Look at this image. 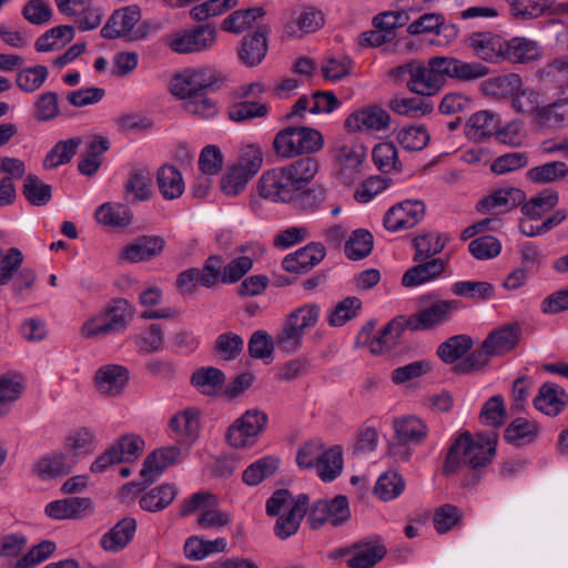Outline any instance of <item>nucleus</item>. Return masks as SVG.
<instances>
[{
	"label": "nucleus",
	"instance_id": "obj_1",
	"mask_svg": "<svg viewBox=\"0 0 568 568\" xmlns=\"http://www.w3.org/2000/svg\"><path fill=\"white\" fill-rule=\"evenodd\" d=\"M220 77L212 68L185 69L171 82V92L182 100V109L200 120H210L219 114L217 101L211 93L217 88Z\"/></svg>",
	"mask_w": 568,
	"mask_h": 568
},
{
	"label": "nucleus",
	"instance_id": "obj_2",
	"mask_svg": "<svg viewBox=\"0 0 568 568\" xmlns=\"http://www.w3.org/2000/svg\"><path fill=\"white\" fill-rule=\"evenodd\" d=\"M496 450V438L479 434L473 438L469 432L458 435L452 443L443 466V474L453 475L466 467L473 470L464 485L478 481V470L491 463Z\"/></svg>",
	"mask_w": 568,
	"mask_h": 568
},
{
	"label": "nucleus",
	"instance_id": "obj_3",
	"mask_svg": "<svg viewBox=\"0 0 568 568\" xmlns=\"http://www.w3.org/2000/svg\"><path fill=\"white\" fill-rule=\"evenodd\" d=\"M396 83H406V88L417 95L432 97L442 89L443 80L437 55L428 59L427 64L409 61L389 71Z\"/></svg>",
	"mask_w": 568,
	"mask_h": 568
},
{
	"label": "nucleus",
	"instance_id": "obj_4",
	"mask_svg": "<svg viewBox=\"0 0 568 568\" xmlns=\"http://www.w3.org/2000/svg\"><path fill=\"white\" fill-rule=\"evenodd\" d=\"M296 464L301 469L316 468L323 481H332L343 469L342 449L339 446L325 449L320 439H312L298 448Z\"/></svg>",
	"mask_w": 568,
	"mask_h": 568
},
{
	"label": "nucleus",
	"instance_id": "obj_5",
	"mask_svg": "<svg viewBox=\"0 0 568 568\" xmlns=\"http://www.w3.org/2000/svg\"><path fill=\"white\" fill-rule=\"evenodd\" d=\"M133 313L134 308L126 300H113L103 312L82 325L81 334L85 338H95L122 333L128 327Z\"/></svg>",
	"mask_w": 568,
	"mask_h": 568
},
{
	"label": "nucleus",
	"instance_id": "obj_6",
	"mask_svg": "<svg viewBox=\"0 0 568 568\" xmlns=\"http://www.w3.org/2000/svg\"><path fill=\"white\" fill-rule=\"evenodd\" d=\"M320 318V306L306 304L291 312L275 336V345L286 354L296 353L302 346L305 331L314 327Z\"/></svg>",
	"mask_w": 568,
	"mask_h": 568
},
{
	"label": "nucleus",
	"instance_id": "obj_7",
	"mask_svg": "<svg viewBox=\"0 0 568 568\" xmlns=\"http://www.w3.org/2000/svg\"><path fill=\"white\" fill-rule=\"evenodd\" d=\"M324 140L320 131L307 126H287L276 133L273 148L282 158L310 154L323 148Z\"/></svg>",
	"mask_w": 568,
	"mask_h": 568
},
{
	"label": "nucleus",
	"instance_id": "obj_8",
	"mask_svg": "<svg viewBox=\"0 0 568 568\" xmlns=\"http://www.w3.org/2000/svg\"><path fill=\"white\" fill-rule=\"evenodd\" d=\"M267 415L257 408L246 410L226 430V440L234 448L253 446L267 426Z\"/></svg>",
	"mask_w": 568,
	"mask_h": 568
},
{
	"label": "nucleus",
	"instance_id": "obj_9",
	"mask_svg": "<svg viewBox=\"0 0 568 568\" xmlns=\"http://www.w3.org/2000/svg\"><path fill=\"white\" fill-rule=\"evenodd\" d=\"M141 19V10L138 6H128L113 11L106 23L101 29L104 39L128 38L131 41L142 40L148 36V26L142 24L135 31L134 26Z\"/></svg>",
	"mask_w": 568,
	"mask_h": 568
},
{
	"label": "nucleus",
	"instance_id": "obj_10",
	"mask_svg": "<svg viewBox=\"0 0 568 568\" xmlns=\"http://www.w3.org/2000/svg\"><path fill=\"white\" fill-rule=\"evenodd\" d=\"M462 306L457 300H435L410 316H405L407 329L428 331L449 321L452 314Z\"/></svg>",
	"mask_w": 568,
	"mask_h": 568
},
{
	"label": "nucleus",
	"instance_id": "obj_11",
	"mask_svg": "<svg viewBox=\"0 0 568 568\" xmlns=\"http://www.w3.org/2000/svg\"><path fill=\"white\" fill-rule=\"evenodd\" d=\"M258 195L274 203H290L297 192L284 166L265 171L256 184Z\"/></svg>",
	"mask_w": 568,
	"mask_h": 568
},
{
	"label": "nucleus",
	"instance_id": "obj_12",
	"mask_svg": "<svg viewBox=\"0 0 568 568\" xmlns=\"http://www.w3.org/2000/svg\"><path fill=\"white\" fill-rule=\"evenodd\" d=\"M216 37V30L213 26L203 24L189 31L176 32L168 38V45L176 53L200 52L210 48Z\"/></svg>",
	"mask_w": 568,
	"mask_h": 568
},
{
	"label": "nucleus",
	"instance_id": "obj_13",
	"mask_svg": "<svg viewBox=\"0 0 568 568\" xmlns=\"http://www.w3.org/2000/svg\"><path fill=\"white\" fill-rule=\"evenodd\" d=\"M337 175L344 184H353L359 178V166L365 159V150L356 143H336L332 149Z\"/></svg>",
	"mask_w": 568,
	"mask_h": 568
},
{
	"label": "nucleus",
	"instance_id": "obj_14",
	"mask_svg": "<svg viewBox=\"0 0 568 568\" xmlns=\"http://www.w3.org/2000/svg\"><path fill=\"white\" fill-rule=\"evenodd\" d=\"M425 215L422 201L406 200L393 205L384 215V226L390 232L408 230L417 225Z\"/></svg>",
	"mask_w": 568,
	"mask_h": 568
},
{
	"label": "nucleus",
	"instance_id": "obj_15",
	"mask_svg": "<svg viewBox=\"0 0 568 568\" xmlns=\"http://www.w3.org/2000/svg\"><path fill=\"white\" fill-rule=\"evenodd\" d=\"M443 84L445 79L462 82L475 81L488 74L489 69L480 62H466L455 57L437 55Z\"/></svg>",
	"mask_w": 568,
	"mask_h": 568
},
{
	"label": "nucleus",
	"instance_id": "obj_16",
	"mask_svg": "<svg viewBox=\"0 0 568 568\" xmlns=\"http://www.w3.org/2000/svg\"><path fill=\"white\" fill-rule=\"evenodd\" d=\"M326 255L324 245L320 242H311L306 246L287 254L282 266L286 272L304 274L320 264Z\"/></svg>",
	"mask_w": 568,
	"mask_h": 568
},
{
	"label": "nucleus",
	"instance_id": "obj_17",
	"mask_svg": "<svg viewBox=\"0 0 568 568\" xmlns=\"http://www.w3.org/2000/svg\"><path fill=\"white\" fill-rule=\"evenodd\" d=\"M387 554L379 537L362 539L353 545V556L346 564L349 568H373Z\"/></svg>",
	"mask_w": 568,
	"mask_h": 568
},
{
	"label": "nucleus",
	"instance_id": "obj_18",
	"mask_svg": "<svg viewBox=\"0 0 568 568\" xmlns=\"http://www.w3.org/2000/svg\"><path fill=\"white\" fill-rule=\"evenodd\" d=\"M389 121L387 111L373 105L349 114L345 120V126L353 131H379L387 129Z\"/></svg>",
	"mask_w": 568,
	"mask_h": 568
},
{
	"label": "nucleus",
	"instance_id": "obj_19",
	"mask_svg": "<svg viewBox=\"0 0 568 568\" xmlns=\"http://www.w3.org/2000/svg\"><path fill=\"white\" fill-rule=\"evenodd\" d=\"M324 24L323 13L313 7H303L292 13L291 21L284 26L285 37L300 38L305 33L314 32Z\"/></svg>",
	"mask_w": 568,
	"mask_h": 568
},
{
	"label": "nucleus",
	"instance_id": "obj_20",
	"mask_svg": "<svg viewBox=\"0 0 568 568\" xmlns=\"http://www.w3.org/2000/svg\"><path fill=\"white\" fill-rule=\"evenodd\" d=\"M468 47L479 59L497 62L499 59H504L506 40L490 32H478L469 37Z\"/></svg>",
	"mask_w": 568,
	"mask_h": 568
},
{
	"label": "nucleus",
	"instance_id": "obj_21",
	"mask_svg": "<svg viewBox=\"0 0 568 568\" xmlns=\"http://www.w3.org/2000/svg\"><path fill=\"white\" fill-rule=\"evenodd\" d=\"M409 267L402 276L404 287H416L438 278L445 271L447 262L443 258H432Z\"/></svg>",
	"mask_w": 568,
	"mask_h": 568
},
{
	"label": "nucleus",
	"instance_id": "obj_22",
	"mask_svg": "<svg viewBox=\"0 0 568 568\" xmlns=\"http://www.w3.org/2000/svg\"><path fill=\"white\" fill-rule=\"evenodd\" d=\"M526 195L520 189L513 186L501 187L481 199L477 203L476 209L481 214L490 213L495 209L506 212L524 203Z\"/></svg>",
	"mask_w": 568,
	"mask_h": 568
},
{
	"label": "nucleus",
	"instance_id": "obj_23",
	"mask_svg": "<svg viewBox=\"0 0 568 568\" xmlns=\"http://www.w3.org/2000/svg\"><path fill=\"white\" fill-rule=\"evenodd\" d=\"M181 450L176 446H169L152 452L143 462L140 475L146 483H153L165 468L179 460Z\"/></svg>",
	"mask_w": 568,
	"mask_h": 568
},
{
	"label": "nucleus",
	"instance_id": "obj_24",
	"mask_svg": "<svg viewBox=\"0 0 568 568\" xmlns=\"http://www.w3.org/2000/svg\"><path fill=\"white\" fill-rule=\"evenodd\" d=\"M92 500L85 497H67L45 506V514L55 520L78 519L91 511Z\"/></svg>",
	"mask_w": 568,
	"mask_h": 568
},
{
	"label": "nucleus",
	"instance_id": "obj_25",
	"mask_svg": "<svg viewBox=\"0 0 568 568\" xmlns=\"http://www.w3.org/2000/svg\"><path fill=\"white\" fill-rule=\"evenodd\" d=\"M568 404V393L555 383H544L536 397L534 406L548 416L558 415Z\"/></svg>",
	"mask_w": 568,
	"mask_h": 568
},
{
	"label": "nucleus",
	"instance_id": "obj_26",
	"mask_svg": "<svg viewBox=\"0 0 568 568\" xmlns=\"http://www.w3.org/2000/svg\"><path fill=\"white\" fill-rule=\"evenodd\" d=\"M266 34L267 29L263 27L242 39L237 49V55L244 65L252 68L263 61L267 52Z\"/></svg>",
	"mask_w": 568,
	"mask_h": 568
},
{
	"label": "nucleus",
	"instance_id": "obj_27",
	"mask_svg": "<svg viewBox=\"0 0 568 568\" xmlns=\"http://www.w3.org/2000/svg\"><path fill=\"white\" fill-rule=\"evenodd\" d=\"M308 503L310 497L306 494H300L287 514L277 518L274 532L280 539H286L297 532L302 519L307 514Z\"/></svg>",
	"mask_w": 568,
	"mask_h": 568
},
{
	"label": "nucleus",
	"instance_id": "obj_28",
	"mask_svg": "<svg viewBox=\"0 0 568 568\" xmlns=\"http://www.w3.org/2000/svg\"><path fill=\"white\" fill-rule=\"evenodd\" d=\"M500 118L497 113L483 110L474 113L466 122L465 134L469 140L484 141L498 131Z\"/></svg>",
	"mask_w": 568,
	"mask_h": 568
},
{
	"label": "nucleus",
	"instance_id": "obj_29",
	"mask_svg": "<svg viewBox=\"0 0 568 568\" xmlns=\"http://www.w3.org/2000/svg\"><path fill=\"white\" fill-rule=\"evenodd\" d=\"M521 336L518 323H509L490 332L485 338V347L495 356L504 355L516 347Z\"/></svg>",
	"mask_w": 568,
	"mask_h": 568
},
{
	"label": "nucleus",
	"instance_id": "obj_30",
	"mask_svg": "<svg viewBox=\"0 0 568 568\" xmlns=\"http://www.w3.org/2000/svg\"><path fill=\"white\" fill-rule=\"evenodd\" d=\"M129 382V371L121 365H105L95 375L97 387L108 396H118Z\"/></svg>",
	"mask_w": 568,
	"mask_h": 568
},
{
	"label": "nucleus",
	"instance_id": "obj_31",
	"mask_svg": "<svg viewBox=\"0 0 568 568\" xmlns=\"http://www.w3.org/2000/svg\"><path fill=\"white\" fill-rule=\"evenodd\" d=\"M77 460L68 459L62 453L52 452L39 458L32 466V474L43 480L68 475Z\"/></svg>",
	"mask_w": 568,
	"mask_h": 568
},
{
	"label": "nucleus",
	"instance_id": "obj_32",
	"mask_svg": "<svg viewBox=\"0 0 568 568\" xmlns=\"http://www.w3.org/2000/svg\"><path fill=\"white\" fill-rule=\"evenodd\" d=\"M396 439L403 445H419L427 437L426 424L416 416H404L393 420Z\"/></svg>",
	"mask_w": 568,
	"mask_h": 568
},
{
	"label": "nucleus",
	"instance_id": "obj_33",
	"mask_svg": "<svg viewBox=\"0 0 568 568\" xmlns=\"http://www.w3.org/2000/svg\"><path fill=\"white\" fill-rule=\"evenodd\" d=\"M405 329H407L405 316L393 318L371 339L368 345L371 353L382 355L389 352L397 344Z\"/></svg>",
	"mask_w": 568,
	"mask_h": 568
},
{
	"label": "nucleus",
	"instance_id": "obj_34",
	"mask_svg": "<svg viewBox=\"0 0 568 568\" xmlns=\"http://www.w3.org/2000/svg\"><path fill=\"white\" fill-rule=\"evenodd\" d=\"M165 241L161 236H143L136 242L126 245L122 256L131 263L151 260L161 254Z\"/></svg>",
	"mask_w": 568,
	"mask_h": 568
},
{
	"label": "nucleus",
	"instance_id": "obj_35",
	"mask_svg": "<svg viewBox=\"0 0 568 568\" xmlns=\"http://www.w3.org/2000/svg\"><path fill=\"white\" fill-rule=\"evenodd\" d=\"M135 530V519L130 517L123 518L102 536L100 545L106 551L118 552L131 541Z\"/></svg>",
	"mask_w": 568,
	"mask_h": 568
},
{
	"label": "nucleus",
	"instance_id": "obj_36",
	"mask_svg": "<svg viewBox=\"0 0 568 568\" xmlns=\"http://www.w3.org/2000/svg\"><path fill=\"white\" fill-rule=\"evenodd\" d=\"M523 87L521 78L516 73L503 74L486 79L481 82L480 89L487 97L507 98L516 94Z\"/></svg>",
	"mask_w": 568,
	"mask_h": 568
},
{
	"label": "nucleus",
	"instance_id": "obj_37",
	"mask_svg": "<svg viewBox=\"0 0 568 568\" xmlns=\"http://www.w3.org/2000/svg\"><path fill=\"white\" fill-rule=\"evenodd\" d=\"M531 123L539 129H557L567 125L568 103H546L545 101Z\"/></svg>",
	"mask_w": 568,
	"mask_h": 568
},
{
	"label": "nucleus",
	"instance_id": "obj_38",
	"mask_svg": "<svg viewBox=\"0 0 568 568\" xmlns=\"http://www.w3.org/2000/svg\"><path fill=\"white\" fill-rule=\"evenodd\" d=\"M156 183L163 199H179L185 189L181 172L173 165L164 164L156 173Z\"/></svg>",
	"mask_w": 568,
	"mask_h": 568
},
{
	"label": "nucleus",
	"instance_id": "obj_39",
	"mask_svg": "<svg viewBox=\"0 0 568 568\" xmlns=\"http://www.w3.org/2000/svg\"><path fill=\"white\" fill-rule=\"evenodd\" d=\"M199 415L193 409H185L170 419V428L179 442L192 443L199 432Z\"/></svg>",
	"mask_w": 568,
	"mask_h": 568
},
{
	"label": "nucleus",
	"instance_id": "obj_40",
	"mask_svg": "<svg viewBox=\"0 0 568 568\" xmlns=\"http://www.w3.org/2000/svg\"><path fill=\"white\" fill-rule=\"evenodd\" d=\"M151 178L143 169H133L124 183V194L128 202H143L151 196Z\"/></svg>",
	"mask_w": 568,
	"mask_h": 568
},
{
	"label": "nucleus",
	"instance_id": "obj_41",
	"mask_svg": "<svg viewBox=\"0 0 568 568\" xmlns=\"http://www.w3.org/2000/svg\"><path fill=\"white\" fill-rule=\"evenodd\" d=\"M74 38V29L71 26H58L47 30L40 36L34 48L38 52H51L61 49Z\"/></svg>",
	"mask_w": 568,
	"mask_h": 568
},
{
	"label": "nucleus",
	"instance_id": "obj_42",
	"mask_svg": "<svg viewBox=\"0 0 568 568\" xmlns=\"http://www.w3.org/2000/svg\"><path fill=\"white\" fill-rule=\"evenodd\" d=\"M538 434V426L536 423L526 418L514 419L505 429L504 438L507 443L521 447L534 442Z\"/></svg>",
	"mask_w": 568,
	"mask_h": 568
},
{
	"label": "nucleus",
	"instance_id": "obj_43",
	"mask_svg": "<svg viewBox=\"0 0 568 568\" xmlns=\"http://www.w3.org/2000/svg\"><path fill=\"white\" fill-rule=\"evenodd\" d=\"M552 0H507L513 18L521 21L537 19L548 12Z\"/></svg>",
	"mask_w": 568,
	"mask_h": 568
},
{
	"label": "nucleus",
	"instance_id": "obj_44",
	"mask_svg": "<svg viewBox=\"0 0 568 568\" xmlns=\"http://www.w3.org/2000/svg\"><path fill=\"white\" fill-rule=\"evenodd\" d=\"M178 489L170 484H163L144 494L140 499L143 510L155 513L165 509L176 497Z\"/></svg>",
	"mask_w": 568,
	"mask_h": 568
},
{
	"label": "nucleus",
	"instance_id": "obj_45",
	"mask_svg": "<svg viewBox=\"0 0 568 568\" xmlns=\"http://www.w3.org/2000/svg\"><path fill=\"white\" fill-rule=\"evenodd\" d=\"M473 346L469 335L459 334L447 338L437 348L438 357L446 364H453L463 358Z\"/></svg>",
	"mask_w": 568,
	"mask_h": 568
},
{
	"label": "nucleus",
	"instance_id": "obj_46",
	"mask_svg": "<svg viewBox=\"0 0 568 568\" xmlns=\"http://www.w3.org/2000/svg\"><path fill=\"white\" fill-rule=\"evenodd\" d=\"M225 382L224 373L215 367H202L195 371L191 383L204 395L216 394Z\"/></svg>",
	"mask_w": 568,
	"mask_h": 568
},
{
	"label": "nucleus",
	"instance_id": "obj_47",
	"mask_svg": "<svg viewBox=\"0 0 568 568\" xmlns=\"http://www.w3.org/2000/svg\"><path fill=\"white\" fill-rule=\"evenodd\" d=\"M388 108L399 115L412 118L428 114L434 109L430 102L422 98H405L399 95H395L389 100Z\"/></svg>",
	"mask_w": 568,
	"mask_h": 568
},
{
	"label": "nucleus",
	"instance_id": "obj_48",
	"mask_svg": "<svg viewBox=\"0 0 568 568\" xmlns=\"http://www.w3.org/2000/svg\"><path fill=\"white\" fill-rule=\"evenodd\" d=\"M280 465L275 456H265L251 464L242 475L243 481L248 486H256L264 479L274 475Z\"/></svg>",
	"mask_w": 568,
	"mask_h": 568
},
{
	"label": "nucleus",
	"instance_id": "obj_49",
	"mask_svg": "<svg viewBox=\"0 0 568 568\" xmlns=\"http://www.w3.org/2000/svg\"><path fill=\"white\" fill-rule=\"evenodd\" d=\"M48 75L49 70L42 64L22 68L17 73L16 84L20 91L33 93L44 84Z\"/></svg>",
	"mask_w": 568,
	"mask_h": 568
},
{
	"label": "nucleus",
	"instance_id": "obj_50",
	"mask_svg": "<svg viewBox=\"0 0 568 568\" xmlns=\"http://www.w3.org/2000/svg\"><path fill=\"white\" fill-rule=\"evenodd\" d=\"M539 55V48L535 41L525 38H515L506 41L504 59L513 63H524Z\"/></svg>",
	"mask_w": 568,
	"mask_h": 568
},
{
	"label": "nucleus",
	"instance_id": "obj_51",
	"mask_svg": "<svg viewBox=\"0 0 568 568\" xmlns=\"http://www.w3.org/2000/svg\"><path fill=\"white\" fill-rule=\"evenodd\" d=\"M81 143L82 139L80 136L59 141L45 155L43 162L44 168L54 169L70 162Z\"/></svg>",
	"mask_w": 568,
	"mask_h": 568
},
{
	"label": "nucleus",
	"instance_id": "obj_52",
	"mask_svg": "<svg viewBox=\"0 0 568 568\" xmlns=\"http://www.w3.org/2000/svg\"><path fill=\"white\" fill-rule=\"evenodd\" d=\"M446 242L447 237L434 233L416 236L414 239V262L432 260L445 248Z\"/></svg>",
	"mask_w": 568,
	"mask_h": 568
},
{
	"label": "nucleus",
	"instance_id": "obj_53",
	"mask_svg": "<svg viewBox=\"0 0 568 568\" xmlns=\"http://www.w3.org/2000/svg\"><path fill=\"white\" fill-rule=\"evenodd\" d=\"M544 102L545 99L540 92L521 87L514 95L511 106L516 112L529 115L532 121Z\"/></svg>",
	"mask_w": 568,
	"mask_h": 568
},
{
	"label": "nucleus",
	"instance_id": "obj_54",
	"mask_svg": "<svg viewBox=\"0 0 568 568\" xmlns=\"http://www.w3.org/2000/svg\"><path fill=\"white\" fill-rule=\"evenodd\" d=\"M132 216L125 205H112L111 203H104L95 211L97 221L109 226H126L131 223Z\"/></svg>",
	"mask_w": 568,
	"mask_h": 568
},
{
	"label": "nucleus",
	"instance_id": "obj_55",
	"mask_svg": "<svg viewBox=\"0 0 568 568\" xmlns=\"http://www.w3.org/2000/svg\"><path fill=\"white\" fill-rule=\"evenodd\" d=\"M558 200V193L554 190L547 189L525 203L521 207V212L527 217L536 220L544 213L554 209L557 205Z\"/></svg>",
	"mask_w": 568,
	"mask_h": 568
},
{
	"label": "nucleus",
	"instance_id": "obj_56",
	"mask_svg": "<svg viewBox=\"0 0 568 568\" xmlns=\"http://www.w3.org/2000/svg\"><path fill=\"white\" fill-rule=\"evenodd\" d=\"M568 175V165L561 161L548 162L527 172V176L535 183H551L564 180Z\"/></svg>",
	"mask_w": 568,
	"mask_h": 568
},
{
	"label": "nucleus",
	"instance_id": "obj_57",
	"mask_svg": "<svg viewBox=\"0 0 568 568\" xmlns=\"http://www.w3.org/2000/svg\"><path fill=\"white\" fill-rule=\"evenodd\" d=\"M60 114L59 97L53 91L39 94L33 102V119L39 122H49Z\"/></svg>",
	"mask_w": 568,
	"mask_h": 568
},
{
	"label": "nucleus",
	"instance_id": "obj_58",
	"mask_svg": "<svg viewBox=\"0 0 568 568\" xmlns=\"http://www.w3.org/2000/svg\"><path fill=\"white\" fill-rule=\"evenodd\" d=\"M264 14L265 12L261 7L234 11L223 21L222 29L227 32L240 33L246 28H251L254 21Z\"/></svg>",
	"mask_w": 568,
	"mask_h": 568
},
{
	"label": "nucleus",
	"instance_id": "obj_59",
	"mask_svg": "<svg viewBox=\"0 0 568 568\" xmlns=\"http://www.w3.org/2000/svg\"><path fill=\"white\" fill-rule=\"evenodd\" d=\"M373 250V235L364 230H355L345 243V254L349 260L366 257Z\"/></svg>",
	"mask_w": 568,
	"mask_h": 568
},
{
	"label": "nucleus",
	"instance_id": "obj_60",
	"mask_svg": "<svg viewBox=\"0 0 568 568\" xmlns=\"http://www.w3.org/2000/svg\"><path fill=\"white\" fill-rule=\"evenodd\" d=\"M405 487V481L396 471H386L382 474L374 487L375 495L388 501L399 496Z\"/></svg>",
	"mask_w": 568,
	"mask_h": 568
},
{
	"label": "nucleus",
	"instance_id": "obj_61",
	"mask_svg": "<svg viewBox=\"0 0 568 568\" xmlns=\"http://www.w3.org/2000/svg\"><path fill=\"white\" fill-rule=\"evenodd\" d=\"M286 172L292 175V182L300 191L305 183H308L318 171V163L313 158L300 159L286 166Z\"/></svg>",
	"mask_w": 568,
	"mask_h": 568
},
{
	"label": "nucleus",
	"instance_id": "obj_62",
	"mask_svg": "<svg viewBox=\"0 0 568 568\" xmlns=\"http://www.w3.org/2000/svg\"><path fill=\"white\" fill-rule=\"evenodd\" d=\"M452 293L470 300H486L494 295V286L481 281H459L452 285Z\"/></svg>",
	"mask_w": 568,
	"mask_h": 568
},
{
	"label": "nucleus",
	"instance_id": "obj_63",
	"mask_svg": "<svg viewBox=\"0 0 568 568\" xmlns=\"http://www.w3.org/2000/svg\"><path fill=\"white\" fill-rule=\"evenodd\" d=\"M23 195L30 204L42 206L52 197L51 186L43 183L37 175L29 174L24 180Z\"/></svg>",
	"mask_w": 568,
	"mask_h": 568
},
{
	"label": "nucleus",
	"instance_id": "obj_64",
	"mask_svg": "<svg viewBox=\"0 0 568 568\" xmlns=\"http://www.w3.org/2000/svg\"><path fill=\"white\" fill-rule=\"evenodd\" d=\"M362 308V301L356 296H347L336 304L328 317V324L337 327L355 318Z\"/></svg>",
	"mask_w": 568,
	"mask_h": 568
}]
</instances>
